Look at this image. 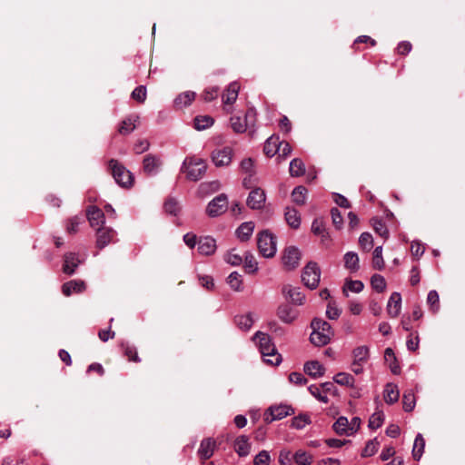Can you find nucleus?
Wrapping results in <instances>:
<instances>
[{
	"mask_svg": "<svg viewBox=\"0 0 465 465\" xmlns=\"http://www.w3.org/2000/svg\"><path fill=\"white\" fill-rule=\"evenodd\" d=\"M359 244L364 252H369L373 247V238L369 232H362L359 238Z\"/></svg>",
	"mask_w": 465,
	"mask_h": 465,
	"instance_id": "obj_50",
	"label": "nucleus"
},
{
	"mask_svg": "<svg viewBox=\"0 0 465 465\" xmlns=\"http://www.w3.org/2000/svg\"><path fill=\"white\" fill-rule=\"evenodd\" d=\"M292 414H294V409L291 405H273L264 412L263 420L266 423H272L273 420H279Z\"/></svg>",
	"mask_w": 465,
	"mask_h": 465,
	"instance_id": "obj_7",
	"label": "nucleus"
},
{
	"mask_svg": "<svg viewBox=\"0 0 465 465\" xmlns=\"http://www.w3.org/2000/svg\"><path fill=\"white\" fill-rule=\"evenodd\" d=\"M80 263L81 261L75 252H66L64 255L63 272L67 275H73Z\"/></svg>",
	"mask_w": 465,
	"mask_h": 465,
	"instance_id": "obj_16",
	"label": "nucleus"
},
{
	"mask_svg": "<svg viewBox=\"0 0 465 465\" xmlns=\"http://www.w3.org/2000/svg\"><path fill=\"white\" fill-rule=\"evenodd\" d=\"M384 358L390 364V369L393 374H400L401 367L391 348H387L384 351Z\"/></svg>",
	"mask_w": 465,
	"mask_h": 465,
	"instance_id": "obj_34",
	"label": "nucleus"
},
{
	"mask_svg": "<svg viewBox=\"0 0 465 465\" xmlns=\"http://www.w3.org/2000/svg\"><path fill=\"white\" fill-rule=\"evenodd\" d=\"M372 267L375 270L381 271L384 268V260L382 257V246H377L373 251Z\"/></svg>",
	"mask_w": 465,
	"mask_h": 465,
	"instance_id": "obj_46",
	"label": "nucleus"
},
{
	"mask_svg": "<svg viewBox=\"0 0 465 465\" xmlns=\"http://www.w3.org/2000/svg\"><path fill=\"white\" fill-rule=\"evenodd\" d=\"M86 217L91 227L100 226L104 223V213L97 206H88L86 209Z\"/></svg>",
	"mask_w": 465,
	"mask_h": 465,
	"instance_id": "obj_17",
	"label": "nucleus"
},
{
	"mask_svg": "<svg viewBox=\"0 0 465 465\" xmlns=\"http://www.w3.org/2000/svg\"><path fill=\"white\" fill-rule=\"evenodd\" d=\"M240 90V84L237 82L231 83L225 92L222 95V99L224 104H232L235 103L238 97Z\"/></svg>",
	"mask_w": 465,
	"mask_h": 465,
	"instance_id": "obj_24",
	"label": "nucleus"
},
{
	"mask_svg": "<svg viewBox=\"0 0 465 465\" xmlns=\"http://www.w3.org/2000/svg\"><path fill=\"white\" fill-rule=\"evenodd\" d=\"M403 410L407 412L411 411L416 405V398L412 390H407L402 395Z\"/></svg>",
	"mask_w": 465,
	"mask_h": 465,
	"instance_id": "obj_40",
	"label": "nucleus"
},
{
	"mask_svg": "<svg viewBox=\"0 0 465 465\" xmlns=\"http://www.w3.org/2000/svg\"><path fill=\"white\" fill-rule=\"evenodd\" d=\"M311 423V418L310 416L306 414H300L298 416H295L292 420L291 427L301 430L303 429L307 424Z\"/></svg>",
	"mask_w": 465,
	"mask_h": 465,
	"instance_id": "obj_49",
	"label": "nucleus"
},
{
	"mask_svg": "<svg viewBox=\"0 0 465 465\" xmlns=\"http://www.w3.org/2000/svg\"><path fill=\"white\" fill-rule=\"evenodd\" d=\"M363 288L364 285L362 282L359 280H349L346 282L342 289V292L345 296H348V291L358 293L361 292L363 290Z\"/></svg>",
	"mask_w": 465,
	"mask_h": 465,
	"instance_id": "obj_44",
	"label": "nucleus"
},
{
	"mask_svg": "<svg viewBox=\"0 0 465 465\" xmlns=\"http://www.w3.org/2000/svg\"><path fill=\"white\" fill-rule=\"evenodd\" d=\"M108 170L115 183L123 188H131L134 182L133 173L118 160L111 159L108 162Z\"/></svg>",
	"mask_w": 465,
	"mask_h": 465,
	"instance_id": "obj_2",
	"label": "nucleus"
},
{
	"mask_svg": "<svg viewBox=\"0 0 465 465\" xmlns=\"http://www.w3.org/2000/svg\"><path fill=\"white\" fill-rule=\"evenodd\" d=\"M424 448H425V440L420 433H418L415 438L413 449H412V456L415 460H420V459L421 458V456L424 452Z\"/></svg>",
	"mask_w": 465,
	"mask_h": 465,
	"instance_id": "obj_35",
	"label": "nucleus"
},
{
	"mask_svg": "<svg viewBox=\"0 0 465 465\" xmlns=\"http://www.w3.org/2000/svg\"><path fill=\"white\" fill-rule=\"evenodd\" d=\"M307 193L306 187L302 185L296 186L292 193V201L298 205H303L306 203Z\"/></svg>",
	"mask_w": 465,
	"mask_h": 465,
	"instance_id": "obj_39",
	"label": "nucleus"
},
{
	"mask_svg": "<svg viewBox=\"0 0 465 465\" xmlns=\"http://www.w3.org/2000/svg\"><path fill=\"white\" fill-rule=\"evenodd\" d=\"M294 461L298 465H311L312 458L306 451L299 450L294 454Z\"/></svg>",
	"mask_w": 465,
	"mask_h": 465,
	"instance_id": "obj_58",
	"label": "nucleus"
},
{
	"mask_svg": "<svg viewBox=\"0 0 465 465\" xmlns=\"http://www.w3.org/2000/svg\"><path fill=\"white\" fill-rule=\"evenodd\" d=\"M333 430L339 435H351L349 430V420L346 417L341 416L332 425Z\"/></svg>",
	"mask_w": 465,
	"mask_h": 465,
	"instance_id": "obj_38",
	"label": "nucleus"
},
{
	"mask_svg": "<svg viewBox=\"0 0 465 465\" xmlns=\"http://www.w3.org/2000/svg\"><path fill=\"white\" fill-rule=\"evenodd\" d=\"M276 314L278 318L286 324H292L299 315V312L287 303L278 306Z\"/></svg>",
	"mask_w": 465,
	"mask_h": 465,
	"instance_id": "obj_11",
	"label": "nucleus"
},
{
	"mask_svg": "<svg viewBox=\"0 0 465 465\" xmlns=\"http://www.w3.org/2000/svg\"><path fill=\"white\" fill-rule=\"evenodd\" d=\"M352 357L354 365H363L367 362L370 357V350L369 347L363 345L356 347L352 351Z\"/></svg>",
	"mask_w": 465,
	"mask_h": 465,
	"instance_id": "obj_28",
	"label": "nucleus"
},
{
	"mask_svg": "<svg viewBox=\"0 0 465 465\" xmlns=\"http://www.w3.org/2000/svg\"><path fill=\"white\" fill-rule=\"evenodd\" d=\"M139 120L137 115H130L124 118L118 127V133L122 135H127L131 134L136 128V122Z\"/></svg>",
	"mask_w": 465,
	"mask_h": 465,
	"instance_id": "obj_26",
	"label": "nucleus"
},
{
	"mask_svg": "<svg viewBox=\"0 0 465 465\" xmlns=\"http://www.w3.org/2000/svg\"><path fill=\"white\" fill-rule=\"evenodd\" d=\"M233 149L231 146H223L214 149L211 153V159L216 167H226L232 163Z\"/></svg>",
	"mask_w": 465,
	"mask_h": 465,
	"instance_id": "obj_8",
	"label": "nucleus"
},
{
	"mask_svg": "<svg viewBox=\"0 0 465 465\" xmlns=\"http://www.w3.org/2000/svg\"><path fill=\"white\" fill-rule=\"evenodd\" d=\"M161 164V158L153 154H147L143 160V169L148 175L155 174Z\"/></svg>",
	"mask_w": 465,
	"mask_h": 465,
	"instance_id": "obj_19",
	"label": "nucleus"
},
{
	"mask_svg": "<svg viewBox=\"0 0 465 465\" xmlns=\"http://www.w3.org/2000/svg\"><path fill=\"white\" fill-rule=\"evenodd\" d=\"M301 259V252L298 248L294 246H290L285 249L284 254L282 257V262L285 267L288 270H293L299 264Z\"/></svg>",
	"mask_w": 465,
	"mask_h": 465,
	"instance_id": "obj_12",
	"label": "nucleus"
},
{
	"mask_svg": "<svg viewBox=\"0 0 465 465\" xmlns=\"http://www.w3.org/2000/svg\"><path fill=\"white\" fill-rule=\"evenodd\" d=\"M308 391L318 401H320L323 403H327L329 401L328 397L325 395V393L324 394L322 393L321 388L319 386L312 384L308 387Z\"/></svg>",
	"mask_w": 465,
	"mask_h": 465,
	"instance_id": "obj_61",
	"label": "nucleus"
},
{
	"mask_svg": "<svg viewBox=\"0 0 465 465\" xmlns=\"http://www.w3.org/2000/svg\"><path fill=\"white\" fill-rule=\"evenodd\" d=\"M324 371V367L318 361H307L304 364V372L312 378L322 376Z\"/></svg>",
	"mask_w": 465,
	"mask_h": 465,
	"instance_id": "obj_27",
	"label": "nucleus"
},
{
	"mask_svg": "<svg viewBox=\"0 0 465 465\" xmlns=\"http://www.w3.org/2000/svg\"><path fill=\"white\" fill-rule=\"evenodd\" d=\"M281 141L280 137L276 134H272L269 137L263 146V153L268 157L274 156L277 153H280Z\"/></svg>",
	"mask_w": 465,
	"mask_h": 465,
	"instance_id": "obj_22",
	"label": "nucleus"
},
{
	"mask_svg": "<svg viewBox=\"0 0 465 465\" xmlns=\"http://www.w3.org/2000/svg\"><path fill=\"white\" fill-rule=\"evenodd\" d=\"M253 339H258L260 351L263 356L275 357V361L264 360L266 363L277 366L282 362V356L277 352L271 337L267 333L257 331Z\"/></svg>",
	"mask_w": 465,
	"mask_h": 465,
	"instance_id": "obj_4",
	"label": "nucleus"
},
{
	"mask_svg": "<svg viewBox=\"0 0 465 465\" xmlns=\"http://www.w3.org/2000/svg\"><path fill=\"white\" fill-rule=\"evenodd\" d=\"M227 282L234 291L242 290V275L239 274L237 272H232V273H230V275L227 278Z\"/></svg>",
	"mask_w": 465,
	"mask_h": 465,
	"instance_id": "obj_51",
	"label": "nucleus"
},
{
	"mask_svg": "<svg viewBox=\"0 0 465 465\" xmlns=\"http://www.w3.org/2000/svg\"><path fill=\"white\" fill-rule=\"evenodd\" d=\"M270 460L268 451L262 450L254 457L253 465H270Z\"/></svg>",
	"mask_w": 465,
	"mask_h": 465,
	"instance_id": "obj_62",
	"label": "nucleus"
},
{
	"mask_svg": "<svg viewBox=\"0 0 465 465\" xmlns=\"http://www.w3.org/2000/svg\"><path fill=\"white\" fill-rule=\"evenodd\" d=\"M132 99L138 102L139 104H143L147 97V90L144 85H139L131 94Z\"/></svg>",
	"mask_w": 465,
	"mask_h": 465,
	"instance_id": "obj_52",
	"label": "nucleus"
},
{
	"mask_svg": "<svg viewBox=\"0 0 465 465\" xmlns=\"http://www.w3.org/2000/svg\"><path fill=\"white\" fill-rule=\"evenodd\" d=\"M312 332L310 335L311 342L315 346L328 344L333 336L331 324L322 319L314 318L311 322Z\"/></svg>",
	"mask_w": 465,
	"mask_h": 465,
	"instance_id": "obj_1",
	"label": "nucleus"
},
{
	"mask_svg": "<svg viewBox=\"0 0 465 465\" xmlns=\"http://www.w3.org/2000/svg\"><path fill=\"white\" fill-rule=\"evenodd\" d=\"M115 232L110 227H99L96 232V247L103 249L114 241Z\"/></svg>",
	"mask_w": 465,
	"mask_h": 465,
	"instance_id": "obj_13",
	"label": "nucleus"
},
{
	"mask_svg": "<svg viewBox=\"0 0 465 465\" xmlns=\"http://www.w3.org/2000/svg\"><path fill=\"white\" fill-rule=\"evenodd\" d=\"M214 448L215 441L213 439L203 440L197 451L199 458L204 460L210 459L213 454Z\"/></svg>",
	"mask_w": 465,
	"mask_h": 465,
	"instance_id": "obj_21",
	"label": "nucleus"
},
{
	"mask_svg": "<svg viewBox=\"0 0 465 465\" xmlns=\"http://www.w3.org/2000/svg\"><path fill=\"white\" fill-rule=\"evenodd\" d=\"M256 111L253 108H249L244 115V124H246V128H252L255 125L256 123Z\"/></svg>",
	"mask_w": 465,
	"mask_h": 465,
	"instance_id": "obj_64",
	"label": "nucleus"
},
{
	"mask_svg": "<svg viewBox=\"0 0 465 465\" xmlns=\"http://www.w3.org/2000/svg\"><path fill=\"white\" fill-rule=\"evenodd\" d=\"M384 420V414L382 412H375L373 413L369 420V428L371 430L379 429Z\"/></svg>",
	"mask_w": 465,
	"mask_h": 465,
	"instance_id": "obj_54",
	"label": "nucleus"
},
{
	"mask_svg": "<svg viewBox=\"0 0 465 465\" xmlns=\"http://www.w3.org/2000/svg\"><path fill=\"white\" fill-rule=\"evenodd\" d=\"M285 220L287 223L292 229H298L301 225V216L299 212L292 207H286L284 213Z\"/></svg>",
	"mask_w": 465,
	"mask_h": 465,
	"instance_id": "obj_30",
	"label": "nucleus"
},
{
	"mask_svg": "<svg viewBox=\"0 0 465 465\" xmlns=\"http://www.w3.org/2000/svg\"><path fill=\"white\" fill-rule=\"evenodd\" d=\"M321 270L314 262H310L303 268L302 281L311 290L316 289L320 282Z\"/></svg>",
	"mask_w": 465,
	"mask_h": 465,
	"instance_id": "obj_6",
	"label": "nucleus"
},
{
	"mask_svg": "<svg viewBox=\"0 0 465 465\" xmlns=\"http://www.w3.org/2000/svg\"><path fill=\"white\" fill-rule=\"evenodd\" d=\"M371 284L373 290L378 292H383L386 289V281L381 274H374L371 279Z\"/></svg>",
	"mask_w": 465,
	"mask_h": 465,
	"instance_id": "obj_48",
	"label": "nucleus"
},
{
	"mask_svg": "<svg viewBox=\"0 0 465 465\" xmlns=\"http://www.w3.org/2000/svg\"><path fill=\"white\" fill-rule=\"evenodd\" d=\"M231 125L232 130L237 134H242L246 131V124L242 123V119L239 116L231 117Z\"/></svg>",
	"mask_w": 465,
	"mask_h": 465,
	"instance_id": "obj_60",
	"label": "nucleus"
},
{
	"mask_svg": "<svg viewBox=\"0 0 465 465\" xmlns=\"http://www.w3.org/2000/svg\"><path fill=\"white\" fill-rule=\"evenodd\" d=\"M312 232L315 235H327L324 222L322 218H315L312 223Z\"/></svg>",
	"mask_w": 465,
	"mask_h": 465,
	"instance_id": "obj_57",
	"label": "nucleus"
},
{
	"mask_svg": "<svg viewBox=\"0 0 465 465\" xmlns=\"http://www.w3.org/2000/svg\"><path fill=\"white\" fill-rule=\"evenodd\" d=\"M86 289L85 282L82 280H71L62 285V293L64 296H71L74 293H82Z\"/></svg>",
	"mask_w": 465,
	"mask_h": 465,
	"instance_id": "obj_15",
	"label": "nucleus"
},
{
	"mask_svg": "<svg viewBox=\"0 0 465 465\" xmlns=\"http://www.w3.org/2000/svg\"><path fill=\"white\" fill-rule=\"evenodd\" d=\"M400 391L394 384L388 383L384 390V401L388 404H393L398 401Z\"/></svg>",
	"mask_w": 465,
	"mask_h": 465,
	"instance_id": "obj_32",
	"label": "nucleus"
},
{
	"mask_svg": "<svg viewBox=\"0 0 465 465\" xmlns=\"http://www.w3.org/2000/svg\"><path fill=\"white\" fill-rule=\"evenodd\" d=\"M427 303L429 304V306L430 307V310L433 312H438V310L440 308V298H439V294L436 291L432 290L428 293Z\"/></svg>",
	"mask_w": 465,
	"mask_h": 465,
	"instance_id": "obj_53",
	"label": "nucleus"
},
{
	"mask_svg": "<svg viewBox=\"0 0 465 465\" xmlns=\"http://www.w3.org/2000/svg\"><path fill=\"white\" fill-rule=\"evenodd\" d=\"M233 448L240 457L247 456L251 450V443L249 442V438L244 435L237 437L234 440Z\"/></svg>",
	"mask_w": 465,
	"mask_h": 465,
	"instance_id": "obj_23",
	"label": "nucleus"
},
{
	"mask_svg": "<svg viewBox=\"0 0 465 465\" xmlns=\"http://www.w3.org/2000/svg\"><path fill=\"white\" fill-rule=\"evenodd\" d=\"M119 346L124 356L126 357L129 361L136 363L141 362V358L139 357L137 349L134 345L130 344L127 341H121Z\"/></svg>",
	"mask_w": 465,
	"mask_h": 465,
	"instance_id": "obj_25",
	"label": "nucleus"
},
{
	"mask_svg": "<svg viewBox=\"0 0 465 465\" xmlns=\"http://www.w3.org/2000/svg\"><path fill=\"white\" fill-rule=\"evenodd\" d=\"M82 223V219L79 216H74L67 220L66 222V232L70 234L76 233L78 232V227Z\"/></svg>",
	"mask_w": 465,
	"mask_h": 465,
	"instance_id": "obj_56",
	"label": "nucleus"
},
{
	"mask_svg": "<svg viewBox=\"0 0 465 465\" xmlns=\"http://www.w3.org/2000/svg\"><path fill=\"white\" fill-rule=\"evenodd\" d=\"M214 119L210 115H198L194 118V128L198 131L211 127Z\"/></svg>",
	"mask_w": 465,
	"mask_h": 465,
	"instance_id": "obj_42",
	"label": "nucleus"
},
{
	"mask_svg": "<svg viewBox=\"0 0 465 465\" xmlns=\"http://www.w3.org/2000/svg\"><path fill=\"white\" fill-rule=\"evenodd\" d=\"M234 251H235L234 249L230 251L225 255L224 259H225L226 262H228L229 264H231L232 266H238L242 262V257L240 256L238 253H235Z\"/></svg>",
	"mask_w": 465,
	"mask_h": 465,
	"instance_id": "obj_63",
	"label": "nucleus"
},
{
	"mask_svg": "<svg viewBox=\"0 0 465 465\" xmlns=\"http://www.w3.org/2000/svg\"><path fill=\"white\" fill-rule=\"evenodd\" d=\"M244 269L248 273H254L258 270V263L254 256L249 252L244 253Z\"/></svg>",
	"mask_w": 465,
	"mask_h": 465,
	"instance_id": "obj_47",
	"label": "nucleus"
},
{
	"mask_svg": "<svg viewBox=\"0 0 465 465\" xmlns=\"http://www.w3.org/2000/svg\"><path fill=\"white\" fill-rule=\"evenodd\" d=\"M334 382L341 385L352 388L354 386V377L347 372H339L333 377Z\"/></svg>",
	"mask_w": 465,
	"mask_h": 465,
	"instance_id": "obj_41",
	"label": "nucleus"
},
{
	"mask_svg": "<svg viewBox=\"0 0 465 465\" xmlns=\"http://www.w3.org/2000/svg\"><path fill=\"white\" fill-rule=\"evenodd\" d=\"M254 230V223L252 222L242 223L236 230V235L242 242H246L250 239Z\"/></svg>",
	"mask_w": 465,
	"mask_h": 465,
	"instance_id": "obj_31",
	"label": "nucleus"
},
{
	"mask_svg": "<svg viewBox=\"0 0 465 465\" xmlns=\"http://www.w3.org/2000/svg\"><path fill=\"white\" fill-rule=\"evenodd\" d=\"M206 170L205 161L195 156L186 157L183 163L182 171L186 173V178L190 181L201 180Z\"/></svg>",
	"mask_w": 465,
	"mask_h": 465,
	"instance_id": "obj_3",
	"label": "nucleus"
},
{
	"mask_svg": "<svg viewBox=\"0 0 465 465\" xmlns=\"http://www.w3.org/2000/svg\"><path fill=\"white\" fill-rule=\"evenodd\" d=\"M344 266L351 272H357L360 268L358 254L354 252H348L344 254Z\"/></svg>",
	"mask_w": 465,
	"mask_h": 465,
	"instance_id": "obj_33",
	"label": "nucleus"
},
{
	"mask_svg": "<svg viewBox=\"0 0 465 465\" xmlns=\"http://www.w3.org/2000/svg\"><path fill=\"white\" fill-rule=\"evenodd\" d=\"M219 95V88L217 86L206 88L201 94L202 99L204 102H212L216 99Z\"/></svg>",
	"mask_w": 465,
	"mask_h": 465,
	"instance_id": "obj_55",
	"label": "nucleus"
},
{
	"mask_svg": "<svg viewBox=\"0 0 465 465\" xmlns=\"http://www.w3.org/2000/svg\"><path fill=\"white\" fill-rule=\"evenodd\" d=\"M282 292L286 299H289L294 305H302L304 302L305 296L300 291L299 287H292V285H284Z\"/></svg>",
	"mask_w": 465,
	"mask_h": 465,
	"instance_id": "obj_14",
	"label": "nucleus"
},
{
	"mask_svg": "<svg viewBox=\"0 0 465 465\" xmlns=\"http://www.w3.org/2000/svg\"><path fill=\"white\" fill-rule=\"evenodd\" d=\"M227 207V196L224 193H221L208 203L206 213L210 217H216L223 213Z\"/></svg>",
	"mask_w": 465,
	"mask_h": 465,
	"instance_id": "obj_9",
	"label": "nucleus"
},
{
	"mask_svg": "<svg viewBox=\"0 0 465 465\" xmlns=\"http://www.w3.org/2000/svg\"><path fill=\"white\" fill-rule=\"evenodd\" d=\"M216 241L211 236L200 237L198 240V252L203 255H212L216 251Z\"/></svg>",
	"mask_w": 465,
	"mask_h": 465,
	"instance_id": "obj_18",
	"label": "nucleus"
},
{
	"mask_svg": "<svg viewBox=\"0 0 465 465\" xmlns=\"http://www.w3.org/2000/svg\"><path fill=\"white\" fill-rule=\"evenodd\" d=\"M371 224L375 232L379 234L381 237L384 239H387L389 237L388 228L382 219L377 217L372 218Z\"/></svg>",
	"mask_w": 465,
	"mask_h": 465,
	"instance_id": "obj_43",
	"label": "nucleus"
},
{
	"mask_svg": "<svg viewBox=\"0 0 465 465\" xmlns=\"http://www.w3.org/2000/svg\"><path fill=\"white\" fill-rule=\"evenodd\" d=\"M234 323L242 331H248L253 324V319L251 313L244 315H236L234 317Z\"/></svg>",
	"mask_w": 465,
	"mask_h": 465,
	"instance_id": "obj_37",
	"label": "nucleus"
},
{
	"mask_svg": "<svg viewBox=\"0 0 465 465\" xmlns=\"http://www.w3.org/2000/svg\"><path fill=\"white\" fill-rule=\"evenodd\" d=\"M266 201V195L262 189L257 187L252 190L248 195L246 204L252 210H261L263 208Z\"/></svg>",
	"mask_w": 465,
	"mask_h": 465,
	"instance_id": "obj_10",
	"label": "nucleus"
},
{
	"mask_svg": "<svg viewBox=\"0 0 465 465\" xmlns=\"http://www.w3.org/2000/svg\"><path fill=\"white\" fill-rule=\"evenodd\" d=\"M196 94L192 91H186L179 95L173 101L174 106L178 109H182L192 104V102L195 99Z\"/></svg>",
	"mask_w": 465,
	"mask_h": 465,
	"instance_id": "obj_29",
	"label": "nucleus"
},
{
	"mask_svg": "<svg viewBox=\"0 0 465 465\" xmlns=\"http://www.w3.org/2000/svg\"><path fill=\"white\" fill-rule=\"evenodd\" d=\"M257 247L263 257H273L276 253L275 237L268 230L261 232L257 238Z\"/></svg>",
	"mask_w": 465,
	"mask_h": 465,
	"instance_id": "obj_5",
	"label": "nucleus"
},
{
	"mask_svg": "<svg viewBox=\"0 0 465 465\" xmlns=\"http://www.w3.org/2000/svg\"><path fill=\"white\" fill-rule=\"evenodd\" d=\"M401 296L399 292H394L391 293L388 304H387V312L388 314L395 318L401 312Z\"/></svg>",
	"mask_w": 465,
	"mask_h": 465,
	"instance_id": "obj_20",
	"label": "nucleus"
},
{
	"mask_svg": "<svg viewBox=\"0 0 465 465\" xmlns=\"http://www.w3.org/2000/svg\"><path fill=\"white\" fill-rule=\"evenodd\" d=\"M290 174L292 177H300L305 173V165L299 158H294L290 163Z\"/></svg>",
	"mask_w": 465,
	"mask_h": 465,
	"instance_id": "obj_36",
	"label": "nucleus"
},
{
	"mask_svg": "<svg viewBox=\"0 0 465 465\" xmlns=\"http://www.w3.org/2000/svg\"><path fill=\"white\" fill-rule=\"evenodd\" d=\"M163 208L166 213L173 215H176L180 211L179 204L173 198H168L164 203Z\"/></svg>",
	"mask_w": 465,
	"mask_h": 465,
	"instance_id": "obj_59",
	"label": "nucleus"
},
{
	"mask_svg": "<svg viewBox=\"0 0 465 465\" xmlns=\"http://www.w3.org/2000/svg\"><path fill=\"white\" fill-rule=\"evenodd\" d=\"M379 446L380 442L377 440L376 438L368 440L364 449L361 451V457L367 458L373 456L377 452Z\"/></svg>",
	"mask_w": 465,
	"mask_h": 465,
	"instance_id": "obj_45",
	"label": "nucleus"
}]
</instances>
